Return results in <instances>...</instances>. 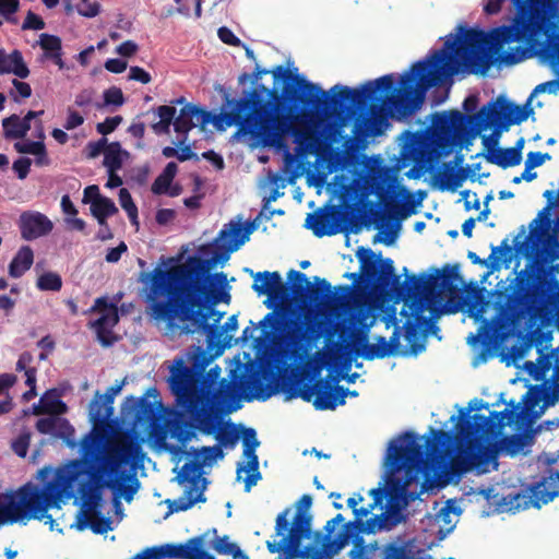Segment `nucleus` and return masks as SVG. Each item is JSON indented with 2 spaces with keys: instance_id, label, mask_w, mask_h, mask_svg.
<instances>
[{
  "instance_id": "1",
  "label": "nucleus",
  "mask_w": 559,
  "mask_h": 559,
  "mask_svg": "<svg viewBox=\"0 0 559 559\" xmlns=\"http://www.w3.org/2000/svg\"><path fill=\"white\" fill-rule=\"evenodd\" d=\"M252 230L250 223L230 222L213 240L210 259L190 257L176 270L155 267L142 274L141 282L148 285L146 312L166 336L202 333L209 344L230 345L229 332L238 328L237 316H230L222 326L209 322L215 313L214 306L230 300L227 276L223 272L211 274L210 270L215 263L227 261L249 240Z\"/></svg>"
},
{
  "instance_id": "2",
  "label": "nucleus",
  "mask_w": 559,
  "mask_h": 559,
  "mask_svg": "<svg viewBox=\"0 0 559 559\" xmlns=\"http://www.w3.org/2000/svg\"><path fill=\"white\" fill-rule=\"evenodd\" d=\"M489 69V31L469 27L459 24L454 32L444 37V44L439 49H431L421 60L416 61L412 68L401 75L399 88L390 96L383 97L392 91L395 81L393 74L392 85L388 91H379L377 100H368L366 105L356 107L353 114L344 115L338 107L331 108V112L338 115L336 120L340 126L346 121L356 110L371 105L364 123L358 132L365 136L378 135L388 126L390 117L399 120L406 119L417 112L425 100L427 92L435 86H450L455 75L486 73ZM340 133L336 134V136Z\"/></svg>"
},
{
  "instance_id": "3",
  "label": "nucleus",
  "mask_w": 559,
  "mask_h": 559,
  "mask_svg": "<svg viewBox=\"0 0 559 559\" xmlns=\"http://www.w3.org/2000/svg\"><path fill=\"white\" fill-rule=\"evenodd\" d=\"M273 74L275 79L285 81L282 93L284 106L277 99L262 102V94L267 91L263 84L251 90L259 95L260 108L271 105L276 119L288 121L287 133L269 146L280 147L284 144L285 138L292 135L297 144V151L302 154L324 153L336 140L340 128L336 122L338 115L331 112V108L338 107L344 115L353 114L356 107H362L368 100H377V93L388 91L392 85V76L382 75L360 87L352 88L335 84L325 92L320 85L299 74H292L282 66H278Z\"/></svg>"
},
{
  "instance_id": "4",
  "label": "nucleus",
  "mask_w": 559,
  "mask_h": 559,
  "mask_svg": "<svg viewBox=\"0 0 559 559\" xmlns=\"http://www.w3.org/2000/svg\"><path fill=\"white\" fill-rule=\"evenodd\" d=\"M361 260L369 286L380 293L392 294L400 300L413 298L411 307L417 313V320L423 319L426 310L433 317L462 311L474 319L478 324L477 332L466 338L473 354L471 365L477 368L489 360V319L484 317L489 306V300L485 298L486 289L466 285L457 264H447L436 270L435 274L420 277L408 275L405 266L403 273L406 278L401 284L391 258H384L381 262Z\"/></svg>"
},
{
  "instance_id": "5",
  "label": "nucleus",
  "mask_w": 559,
  "mask_h": 559,
  "mask_svg": "<svg viewBox=\"0 0 559 559\" xmlns=\"http://www.w3.org/2000/svg\"><path fill=\"white\" fill-rule=\"evenodd\" d=\"M502 290L491 289V297L503 298L509 306L507 317L510 331L516 335L518 341L509 350L513 362L523 359L532 347H535L538 357L536 361H525L524 368L536 381L544 380L546 373L552 368L554 381H559V346L550 353L544 352L549 348L552 340L551 326L555 318L556 306L551 296L544 287L520 294L514 282Z\"/></svg>"
},
{
  "instance_id": "6",
  "label": "nucleus",
  "mask_w": 559,
  "mask_h": 559,
  "mask_svg": "<svg viewBox=\"0 0 559 559\" xmlns=\"http://www.w3.org/2000/svg\"><path fill=\"white\" fill-rule=\"evenodd\" d=\"M509 26L491 28V67L513 66L539 55L559 66V10L555 0H511Z\"/></svg>"
},
{
  "instance_id": "7",
  "label": "nucleus",
  "mask_w": 559,
  "mask_h": 559,
  "mask_svg": "<svg viewBox=\"0 0 559 559\" xmlns=\"http://www.w3.org/2000/svg\"><path fill=\"white\" fill-rule=\"evenodd\" d=\"M457 416H451L454 423L451 431L430 429L426 440L427 456L432 463L447 460V477L459 481L466 473L487 472L489 465V417L474 414L489 404L473 399L467 406L459 407Z\"/></svg>"
},
{
  "instance_id": "8",
  "label": "nucleus",
  "mask_w": 559,
  "mask_h": 559,
  "mask_svg": "<svg viewBox=\"0 0 559 559\" xmlns=\"http://www.w3.org/2000/svg\"><path fill=\"white\" fill-rule=\"evenodd\" d=\"M478 105V96L469 94L462 104L465 114L459 110L436 112L427 134L406 132L409 140L405 150L414 156L416 167H427L433 158L471 145L489 127V102L477 111Z\"/></svg>"
},
{
  "instance_id": "9",
  "label": "nucleus",
  "mask_w": 559,
  "mask_h": 559,
  "mask_svg": "<svg viewBox=\"0 0 559 559\" xmlns=\"http://www.w3.org/2000/svg\"><path fill=\"white\" fill-rule=\"evenodd\" d=\"M198 111L200 115L193 116L197 127L211 122L218 131H224L228 127L236 126L234 139L240 140L249 135L263 146L276 143L288 130V121L276 119L271 105L260 108L259 95L255 91H243L238 98L226 94L219 114H211L200 107Z\"/></svg>"
},
{
  "instance_id": "10",
  "label": "nucleus",
  "mask_w": 559,
  "mask_h": 559,
  "mask_svg": "<svg viewBox=\"0 0 559 559\" xmlns=\"http://www.w3.org/2000/svg\"><path fill=\"white\" fill-rule=\"evenodd\" d=\"M253 276L252 289L259 295H267L264 301L266 308L272 309L261 321L260 326L262 331L267 328L272 322L275 326H285L292 318V308L285 306L284 302L294 298L302 306L317 305L320 301L326 300L331 296L330 283L318 276L314 277L316 285H312L305 273L296 270H290L287 273V280L290 294H288L286 286L282 281L278 272H257L246 269Z\"/></svg>"
},
{
  "instance_id": "11",
  "label": "nucleus",
  "mask_w": 559,
  "mask_h": 559,
  "mask_svg": "<svg viewBox=\"0 0 559 559\" xmlns=\"http://www.w3.org/2000/svg\"><path fill=\"white\" fill-rule=\"evenodd\" d=\"M84 462L71 460L56 471L55 479L47 481L41 488L27 483L16 491L8 493L0 502V511L10 523L24 519H44L47 509L55 506L63 493L73 496L74 485L84 475Z\"/></svg>"
},
{
  "instance_id": "12",
  "label": "nucleus",
  "mask_w": 559,
  "mask_h": 559,
  "mask_svg": "<svg viewBox=\"0 0 559 559\" xmlns=\"http://www.w3.org/2000/svg\"><path fill=\"white\" fill-rule=\"evenodd\" d=\"M335 289L337 296H333L331 302L338 307L334 311L335 320L330 318L329 323L338 332L340 340L348 344L352 352L368 360L390 356L399 344V328H395L389 342L384 336H379L377 344H369V310L353 299V286L340 285Z\"/></svg>"
},
{
  "instance_id": "13",
  "label": "nucleus",
  "mask_w": 559,
  "mask_h": 559,
  "mask_svg": "<svg viewBox=\"0 0 559 559\" xmlns=\"http://www.w3.org/2000/svg\"><path fill=\"white\" fill-rule=\"evenodd\" d=\"M386 466V497L409 503L418 498L409 491L412 483L418 481V473L426 465V454L414 432L405 431L389 442L384 456Z\"/></svg>"
},
{
  "instance_id": "14",
  "label": "nucleus",
  "mask_w": 559,
  "mask_h": 559,
  "mask_svg": "<svg viewBox=\"0 0 559 559\" xmlns=\"http://www.w3.org/2000/svg\"><path fill=\"white\" fill-rule=\"evenodd\" d=\"M559 401V381L544 380L540 384L531 385L521 401L515 403L513 400L506 402L503 395L491 403V406H498L500 403L506 404L502 411H491V428L497 426L504 428L515 425L520 428L532 426L535 420L549 406L555 405Z\"/></svg>"
},
{
  "instance_id": "15",
  "label": "nucleus",
  "mask_w": 559,
  "mask_h": 559,
  "mask_svg": "<svg viewBox=\"0 0 559 559\" xmlns=\"http://www.w3.org/2000/svg\"><path fill=\"white\" fill-rule=\"evenodd\" d=\"M289 513V509L278 513L275 538L266 542L267 550L271 554H281L280 559H331L322 549L301 548V542L311 536V515L299 509L290 524L287 519Z\"/></svg>"
},
{
  "instance_id": "16",
  "label": "nucleus",
  "mask_w": 559,
  "mask_h": 559,
  "mask_svg": "<svg viewBox=\"0 0 559 559\" xmlns=\"http://www.w3.org/2000/svg\"><path fill=\"white\" fill-rule=\"evenodd\" d=\"M139 451V445L121 447L112 443L105 433L104 444L98 451L107 488L114 491L115 497H122L127 502L133 500L141 486L135 473L129 468Z\"/></svg>"
},
{
  "instance_id": "17",
  "label": "nucleus",
  "mask_w": 559,
  "mask_h": 559,
  "mask_svg": "<svg viewBox=\"0 0 559 559\" xmlns=\"http://www.w3.org/2000/svg\"><path fill=\"white\" fill-rule=\"evenodd\" d=\"M81 461L84 462V475L87 480L79 484L78 491L83 500V507L87 512L99 514L102 490L107 488L98 451L104 444V432L92 429L81 440Z\"/></svg>"
},
{
  "instance_id": "18",
  "label": "nucleus",
  "mask_w": 559,
  "mask_h": 559,
  "mask_svg": "<svg viewBox=\"0 0 559 559\" xmlns=\"http://www.w3.org/2000/svg\"><path fill=\"white\" fill-rule=\"evenodd\" d=\"M221 373L222 369L217 365L202 373L200 380L189 390V394L178 403L183 412L240 401V386L235 380L221 378Z\"/></svg>"
},
{
  "instance_id": "19",
  "label": "nucleus",
  "mask_w": 559,
  "mask_h": 559,
  "mask_svg": "<svg viewBox=\"0 0 559 559\" xmlns=\"http://www.w3.org/2000/svg\"><path fill=\"white\" fill-rule=\"evenodd\" d=\"M239 402H229L185 412L191 426L205 436H213L221 448L234 449L240 431L238 426L225 417L240 408Z\"/></svg>"
},
{
  "instance_id": "20",
  "label": "nucleus",
  "mask_w": 559,
  "mask_h": 559,
  "mask_svg": "<svg viewBox=\"0 0 559 559\" xmlns=\"http://www.w3.org/2000/svg\"><path fill=\"white\" fill-rule=\"evenodd\" d=\"M491 492H493V488H491ZM558 495L559 490L552 480L548 478V474L538 468L537 475L534 476V481L526 489L511 491L501 498H499L498 493H491V499L497 512L515 513L531 507L540 508L552 501Z\"/></svg>"
},
{
  "instance_id": "21",
  "label": "nucleus",
  "mask_w": 559,
  "mask_h": 559,
  "mask_svg": "<svg viewBox=\"0 0 559 559\" xmlns=\"http://www.w3.org/2000/svg\"><path fill=\"white\" fill-rule=\"evenodd\" d=\"M323 332L324 324L322 322L312 316L300 320L292 309V318L285 326L277 329L272 322L262 331V334L266 340H280L289 350H299L319 340Z\"/></svg>"
},
{
  "instance_id": "22",
  "label": "nucleus",
  "mask_w": 559,
  "mask_h": 559,
  "mask_svg": "<svg viewBox=\"0 0 559 559\" xmlns=\"http://www.w3.org/2000/svg\"><path fill=\"white\" fill-rule=\"evenodd\" d=\"M210 358L201 347H193L185 355L177 356L169 366L168 384L178 404L181 397L189 394V390L205 371Z\"/></svg>"
},
{
  "instance_id": "23",
  "label": "nucleus",
  "mask_w": 559,
  "mask_h": 559,
  "mask_svg": "<svg viewBox=\"0 0 559 559\" xmlns=\"http://www.w3.org/2000/svg\"><path fill=\"white\" fill-rule=\"evenodd\" d=\"M302 379H297L295 381V386L286 390L288 394V399L301 397L306 402H311L313 395H316V400L313 401V405L317 409L325 411V409H335L338 405L345 404V399L347 396L356 397L358 396L357 391H350L342 385H335L332 388L329 383L318 381L314 384H310L311 380L308 381L304 385L302 389L299 388Z\"/></svg>"
},
{
  "instance_id": "24",
  "label": "nucleus",
  "mask_w": 559,
  "mask_h": 559,
  "mask_svg": "<svg viewBox=\"0 0 559 559\" xmlns=\"http://www.w3.org/2000/svg\"><path fill=\"white\" fill-rule=\"evenodd\" d=\"M543 197L547 200V205L538 213L530 224V234L523 239L519 240L520 236L514 239V249L516 254L523 255L528 260H534L540 252V236L543 229H548L550 226V210L559 205V190H546Z\"/></svg>"
},
{
  "instance_id": "25",
  "label": "nucleus",
  "mask_w": 559,
  "mask_h": 559,
  "mask_svg": "<svg viewBox=\"0 0 559 559\" xmlns=\"http://www.w3.org/2000/svg\"><path fill=\"white\" fill-rule=\"evenodd\" d=\"M514 426L518 432L513 435L502 436L500 438H496L495 428L501 430L497 426L491 428V468H498V456H510L514 457L519 454H526L527 449L534 442V430L531 429V426L518 427Z\"/></svg>"
},
{
  "instance_id": "26",
  "label": "nucleus",
  "mask_w": 559,
  "mask_h": 559,
  "mask_svg": "<svg viewBox=\"0 0 559 559\" xmlns=\"http://www.w3.org/2000/svg\"><path fill=\"white\" fill-rule=\"evenodd\" d=\"M92 311L100 313L98 319L91 322L97 340L103 346H111L116 342L111 330L119 321L117 304L106 297H99L95 300Z\"/></svg>"
},
{
  "instance_id": "27",
  "label": "nucleus",
  "mask_w": 559,
  "mask_h": 559,
  "mask_svg": "<svg viewBox=\"0 0 559 559\" xmlns=\"http://www.w3.org/2000/svg\"><path fill=\"white\" fill-rule=\"evenodd\" d=\"M242 445H243V457L247 462H240L237 465V478L240 479L241 473H248L249 475L245 478V490L250 491L251 488L257 485L258 480L261 479V473L259 472V459L255 453L260 445V441L257 438V431L253 428L242 427Z\"/></svg>"
},
{
  "instance_id": "28",
  "label": "nucleus",
  "mask_w": 559,
  "mask_h": 559,
  "mask_svg": "<svg viewBox=\"0 0 559 559\" xmlns=\"http://www.w3.org/2000/svg\"><path fill=\"white\" fill-rule=\"evenodd\" d=\"M533 114L534 109L530 103L519 106L502 96L491 102V126L500 124L510 128L512 124H520L527 120Z\"/></svg>"
},
{
  "instance_id": "29",
  "label": "nucleus",
  "mask_w": 559,
  "mask_h": 559,
  "mask_svg": "<svg viewBox=\"0 0 559 559\" xmlns=\"http://www.w3.org/2000/svg\"><path fill=\"white\" fill-rule=\"evenodd\" d=\"M17 226L22 239L33 241L48 236L53 229L52 221L37 211H24L21 213Z\"/></svg>"
},
{
  "instance_id": "30",
  "label": "nucleus",
  "mask_w": 559,
  "mask_h": 559,
  "mask_svg": "<svg viewBox=\"0 0 559 559\" xmlns=\"http://www.w3.org/2000/svg\"><path fill=\"white\" fill-rule=\"evenodd\" d=\"M36 429L43 435H50L61 439L70 448H76L75 430L68 419L59 416H48L39 418L36 423Z\"/></svg>"
},
{
  "instance_id": "31",
  "label": "nucleus",
  "mask_w": 559,
  "mask_h": 559,
  "mask_svg": "<svg viewBox=\"0 0 559 559\" xmlns=\"http://www.w3.org/2000/svg\"><path fill=\"white\" fill-rule=\"evenodd\" d=\"M343 218V212L337 207H333L329 213L320 216L308 214L305 226L312 229L317 237L331 236L341 231L340 223Z\"/></svg>"
},
{
  "instance_id": "32",
  "label": "nucleus",
  "mask_w": 559,
  "mask_h": 559,
  "mask_svg": "<svg viewBox=\"0 0 559 559\" xmlns=\"http://www.w3.org/2000/svg\"><path fill=\"white\" fill-rule=\"evenodd\" d=\"M415 313V319H408L405 324V340L409 344V354L413 356H417L426 349V336L418 332V328L421 323H426V328L430 330L438 338L441 337L438 335L439 328L431 320H427L423 317V319L417 320V313Z\"/></svg>"
},
{
  "instance_id": "33",
  "label": "nucleus",
  "mask_w": 559,
  "mask_h": 559,
  "mask_svg": "<svg viewBox=\"0 0 559 559\" xmlns=\"http://www.w3.org/2000/svg\"><path fill=\"white\" fill-rule=\"evenodd\" d=\"M192 538L185 544H166L159 547H153L134 556L132 559H189L192 548Z\"/></svg>"
},
{
  "instance_id": "34",
  "label": "nucleus",
  "mask_w": 559,
  "mask_h": 559,
  "mask_svg": "<svg viewBox=\"0 0 559 559\" xmlns=\"http://www.w3.org/2000/svg\"><path fill=\"white\" fill-rule=\"evenodd\" d=\"M467 170L462 167H453L451 164L444 166L442 171L435 176V180L441 191L455 192L466 180Z\"/></svg>"
},
{
  "instance_id": "35",
  "label": "nucleus",
  "mask_w": 559,
  "mask_h": 559,
  "mask_svg": "<svg viewBox=\"0 0 559 559\" xmlns=\"http://www.w3.org/2000/svg\"><path fill=\"white\" fill-rule=\"evenodd\" d=\"M0 73H13L20 79H26L29 75V69L20 50L7 53L3 49H0Z\"/></svg>"
},
{
  "instance_id": "36",
  "label": "nucleus",
  "mask_w": 559,
  "mask_h": 559,
  "mask_svg": "<svg viewBox=\"0 0 559 559\" xmlns=\"http://www.w3.org/2000/svg\"><path fill=\"white\" fill-rule=\"evenodd\" d=\"M204 486L201 489L198 487H188L183 495L178 499H167L165 501L169 509L167 515L175 512L186 511L193 507L197 502H204Z\"/></svg>"
},
{
  "instance_id": "37",
  "label": "nucleus",
  "mask_w": 559,
  "mask_h": 559,
  "mask_svg": "<svg viewBox=\"0 0 559 559\" xmlns=\"http://www.w3.org/2000/svg\"><path fill=\"white\" fill-rule=\"evenodd\" d=\"M200 115L198 106L192 104H186L179 115L175 118L174 129L177 133L182 134V139L179 140V144H185L188 139V132L197 127L193 121V116Z\"/></svg>"
},
{
  "instance_id": "38",
  "label": "nucleus",
  "mask_w": 559,
  "mask_h": 559,
  "mask_svg": "<svg viewBox=\"0 0 559 559\" xmlns=\"http://www.w3.org/2000/svg\"><path fill=\"white\" fill-rule=\"evenodd\" d=\"M34 262V252L29 246H22L9 264V275L20 278L28 271Z\"/></svg>"
},
{
  "instance_id": "39",
  "label": "nucleus",
  "mask_w": 559,
  "mask_h": 559,
  "mask_svg": "<svg viewBox=\"0 0 559 559\" xmlns=\"http://www.w3.org/2000/svg\"><path fill=\"white\" fill-rule=\"evenodd\" d=\"M14 148L21 154L34 155L37 166H48L50 164L44 141L16 142Z\"/></svg>"
},
{
  "instance_id": "40",
  "label": "nucleus",
  "mask_w": 559,
  "mask_h": 559,
  "mask_svg": "<svg viewBox=\"0 0 559 559\" xmlns=\"http://www.w3.org/2000/svg\"><path fill=\"white\" fill-rule=\"evenodd\" d=\"M187 419L175 418L169 424V431L173 438L177 439L182 445L195 438V430L191 424L190 418L186 414Z\"/></svg>"
},
{
  "instance_id": "41",
  "label": "nucleus",
  "mask_w": 559,
  "mask_h": 559,
  "mask_svg": "<svg viewBox=\"0 0 559 559\" xmlns=\"http://www.w3.org/2000/svg\"><path fill=\"white\" fill-rule=\"evenodd\" d=\"M114 408L110 405H107V403L104 400L95 399L90 404V417L91 420L94 424L93 429H97L99 431H103L106 437L108 438V435L105 429H99L98 425H104L108 418L112 415Z\"/></svg>"
},
{
  "instance_id": "42",
  "label": "nucleus",
  "mask_w": 559,
  "mask_h": 559,
  "mask_svg": "<svg viewBox=\"0 0 559 559\" xmlns=\"http://www.w3.org/2000/svg\"><path fill=\"white\" fill-rule=\"evenodd\" d=\"M124 156H128V152L122 150L119 142L108 143L104 154V166L108 173L119 170L122 167Z\"/></svg>"
},
{
  "instance_id": "43",
  "label": "nucleus",
  "mask_w": 559,
  "mask_h": 559,
  "mask_svg": "<svg viewBox=\"0 0 559 559\" xmlns=\"http://www.w3.org/2000/svg\"><path fill=\"white\" fill-rule=\"evenodd\" d=\"M357 257L359 259V262H360V274H357V273H346L345 276L347 278H350V280H354L355 282V286L358 287L359 284H362L365 286V288H368L371 293H374V294H378V295H381V296H392V294H384V293H380L379 290H376V289H372L369 284L367 283L366 281V277H365V273L362 271V260H366V261H376V262H381L383 261L384 259L382 258H378V259H374V254L373 252L370 250V249H364V248H360L357 252Z\"/></svg>"
},
{
  "instance_id": "44",
  "label": "nucleus",
  "mask_w": 559,
  "mask_h": 559,
  "mask_svg": "<svg viewBox=\"0 0 559 559\" xmlns=\"http://www.w3.org/2000/svg\"><path fill=\"white\" fill-rule=\"evenodd\" d=\"M5 139H23L31 130V124L23 122L19 115H11L2 120Z\"/></svg>"
},
{
  "instance_id": "45",
  "label": "nucleus",
  "mask_w": 559,
  "mask_h": 559,
  "mask_svg": "<svg viewBox=\"0 0 559 559\" xmlns=\"http://www.w3.org/2000/svg\"><path fill=\"white\" fill-rule=\"evenodd\" d=\"M91 212L96 217L100 226L106 225L107 218L118 212L115 202L102 195L97 200L92 201Z\"/></svg>"
},
{
  "instance_id": "46",
  "label": "nucleus",
  "mask_w": 559,
  "mask_h": 559,
  "mask_svg": "<svg viewBox=\"0 0 559 559\" xmlns=\"http://www.w3.org/2000/svg\"><path fill=\"white\" fill-rule=\"evenodd\" d=\"M521 158L518 156V150L510 147H492L491 148V164H495L503 169L514 167L521 164Z\"/></svg>"
},
{
  "instance_id": "47",
  "label": "nucleus",
  "mask_w": 559,
  "mask_h": 559,
  "mask_svg": "<svg viewBox=\"0 0 559 559\" xmlns=\"http://www.w3.org/2000/svg\"><path fill=\"white\" fill-rule=\"evenodd\" d=\"M361 533V521L347 522L333 540L335 550L344 548L354 538L358 539Z\"/></svg>"
},
{
  "instance_id": "48",
  "label": "nucleus",
  "mask_w": 559,
  "mask_h": 559,
  "mask_svg": "<svg viewBox=\"0 0 559 559\" xmlns=\"http://www.w3.org/2000/svg\"><path fill=\"white\" fill-rule=\"evenodd\" d=\"M202 474V464L198 460L185 463L176 477L178 484L189 483V487H198Z\"/></svg>"
},
{
  "instance_id": "49",
  "label": "nucleus",
  "mask_w": 559,
  "mask_h": 559,
  "mask_svg": "<svg viewBox=\"0 0 559 559\" xmlns=\"http://www.w3.org/2000/svg\"><path fill=\"white\" fill-rule=\"evenodd\" d=\"M37 45L44 52V59L50 60L62 52V41L61 38L57 35L41 33L38 37Z\"/></svg>"
},
{
  "instance_id": "50",
  "label": "nucleus",
  "mask_w": 559,
  "mask_h": 559,
  "mask_svg": "<svg viewBox=\"0 0 559 559\" xmlns=\"http://www.w3.org/2000/svg\"><path fill=\"white\" fill-rule=\"evenodd\" d=\"M187 454L194 456L195 460L202 464V467L211 465L216 460H222L224 457L223 449L216 444L212 447H201L199 449L191 448Z\"/></svg>"
},
{
  "instance_id": "51",
  "label": "nucleus",
  "mask_w": 559,
  "mask_h": 559,
  "mask_svg": "<svg viewBox=\"0 0 559 559\" xmlns=\"http://www.w3.org/2000/svg\"><path fill=\"white\" fill-rule=\"evenodd\" d=\"M397 521H391L384 513L381 515H374L368 519L366 522L361 521L362 534H374L384 530H390L395 525Z\"/></svg>"
},
{
  "instance_id": "52",
  "label": "nucleus",
  "mask_w": 559,
  "mask_h": 559,
  "mask_svg": "<svg viewBox=\"0 0 559 559\" xmlns=\"http://www.w3.org/2000/svg\"><path fill=\"white\" fill-rule=\"evenodd\" d=\"M213 549L221 555H231L234 559H246L241 549L231 543L228 536L216 537L212 544Z\"/></svg>"
},
{
  "instance_id": "53",
  "label": "nucleus",
  "mask_w": 559,
  "mask_h": 559,
  "mask_svg": "<svg viewBox=\"0 0 559 559\" xmlns=\"http://www.w3.org/2000/svg\"><path fill=\"white\" fill-rule=\"evenodd\" d=\"M37 287L44 292H59L62 287L61 276L55 272H45L38 277Z\"/></svg>"
},
{
  "instance_id": "54",
  "label": "nucleus",
  "mask_w": 559,
  "mask_h": 559,
  "mask_svg": "<svg viewBox=\"0 0 559 559\" xmlns=\"http://www.w3.org/2000/svg\"><path fill=\"white\" fill-rule=\"evenodd\" d=\"M119 202L121 207L127 212L132 225H138V207L134 204L130 192L126 188L119 190Z\"/></svg>"
},
{
  "instance_id": "55",
  "label": "nucleus",
  "mask_w": 559,
  "mask_h": 559,
  "mask_svg": "<svg viewBox=\"0 0 559 559\" xmlns=\"http://www.w3.org/2000/svg\"><path fill=\"white\" fill-rule=\"evenodd\" d=\"M400 228V224L388 225L386 227L380 229V231L374 236V242H382L386 246H392L397 238V230Z\"/></svg>"
},
{
  "instance_id": "56",
  "label": "nucleus",
  "mask_w": 559,
  "mask_h": 559,
  "mask_svg": "<svg viewBox=\"0 0 559 559\" xmlns=\"http://www.w3.org/2000/svg\"><path fill=\"white\" fill-rule=\"evenodd\" d=\"M124 406L131 411L138 413V415L146 412H153V405L147 401L146 397H133L129 396L126 399Z\"/></svg>"
},
{
  "instance_id": "57",
  "label": "nucleus",
  "mask_w": 559,
  "mask_h": 559,
  "mask_svg": "<svg viewBox=\"0 0 559 559\" xmlns=\"http://www.w3.org/2000/svg\"><path fill=\"white\" fill-rule=\"evenodd\" d=\"M20 8L19 0H0V14L5 19L7 22L15 24L16 19L14 14Z\"/></svg>"
},
{
  "instance_id": "58",
  "label": "nucleus",
  "mask_w": 559,
  "mask_h": 559,
  "mask_svg": "<svg viewBox=\"0 0 559 559\" xmlns=\"http://www.w3.org/2000/svg\"><path fill=\"white\" fill-rule=\"evenodd\" d=\"M31 442V432L22 431L13 441L12 449L20 457H25Z\"/></svg>"
},
{
  "instance_id": "59",
  "label": "nucleus",
  "mask_w": 559,
  "mask_h": 559,
  "mask_svg": "<svg viewBox=\"0 0 559 559\" xmlns=\"http://www.w3.org/2000/svg\"><path fill=\"white\" fill-rule=\"evenodd\" d=\"M103 97L105 106H121L124 103L122 91L116 86L105 90Z\"/></svg>"
},
{
  "instance_id": "60",
  "label": "nucleus",
  "mask_w": 559,
  "mask_h": 559,
  "mask_svg": "<svg viewBox=\"0 0 559 559\" xmlns=\"http://www.w3.org/2000/svg\"><path fill=\"white\" fill-rule=\"evenodd\" d=\"M76 11L82 16L94 17L99 13L100 5L96 1L81 0L76 4Z\"/></svg>"
},
{
  "instance_id": "61",
  "label": "nucleus",
  "mask_w": 559,
  "mask_h": 559,
  "mask_svg": "<svg viewBox=\"0 0 559 559\" xmlns=\"http://www.w3.org/2000/svg\"><path fill=\"white\" fill-rule=\"evenodd\" d=\"M121 122V116L107 117L103 122L96 124V131L102 135H107L115 131Z\"/></svg>"
},
{
  "instance_id": "62",
  "label": "nucleus",
  "mask_w": 559,
  "mask_h": 559,
  "mask_svg": "<svg viewBox=\"0 0 559 559\" xmlns=\"http://www.w3.org/2000/svg\"><path fill=\"white\" fill-rule=\"evenodd\" d=\"M107 139L105 136L100 138L97 141L88 142L86 145V152L88 158H95L99 156L102 153L105 154L107 147Z\"/></svg>"
},
{
  "instance_id": "63",
  "label": "nucleus",
  "mask_w": 559,
  "mask_h": 559,
  "mask_svg": "<svg viewBox=\"0 0 559 559\" xmlns=\"http://www.w3.org/2000/svg\"><path fill=\"white\" fill-rule=\"evenodd\" d=\"M192 548L189 559H215L213 556L205 552L203 547V537L197 536L192 538Z\"/></svg>"
},
{
  "instance_id": "64",
  "label": "nucleus",
  "mask_w": 559,
  "mask_h": 559,
  "mask_svg": "<svg viewBox=\"0 0 559 559\" xmlns=\"http://www.w3.org/2000/svg\"><path fill=\"white\" fill-rule=\"evenodd\" d=\"M32 160L28 157H20L13 163V170L19 179H25L29 173Z\"/></svg>"
}]
</instances>
